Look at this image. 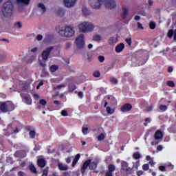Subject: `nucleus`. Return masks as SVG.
<instances>
[{
  "label": "nucleus",
  "mask_w": 176,
  "mask_h": 176,
  "mask_svg": "<svg viewBox=\"0 0 176 176\" xmlns=\"http://www.w3.org/2000/svg\"><path fill=\"white\" fill-rule=\"evenodd\" d=\"M89 5L93 9H101L102 5L108 9H115L116 1L115 0H89Z\"/></svg>",
  "instance_id": "1"
},
{
  "label": "nucleus",
  "mask_w": 176,
  "mask_h": 176,
  "mask_svg": "<svg viewBox=\"0 0 176 176\" xmlns=\"http://www.w3.org/2000/svg\"><path fill=\"white\" fill-rule=\"evenodd\" d=\"M77 28L81 34H89V32H93L96 28V25L93 22L83 21L78 23Z\"/></svg>",
  "instance_id": "2"
},
{
  "label": "nucleus",
  "mask_w": 176,
  "mask_h": 176,
  "mask_svg": "<svg viewBox=\"0 0 176 176\" xmlns=\"http://www.w3.org/2000/svg\"><path fill=\"white\" fill-rule=\"evenodd\" d=\"M59 34L65 38H72L75 35V28L71 26L61 28L59 30Z\"/></svg>",
  "instance_id": "3"
},
{
  "label": "nucleus",
  "mask_w": 176,
  "mask_h": 176,
  "mask_svg": "<svg viewBox=\"0 0 176 176\" xmlns=\"http://www.w3.org/2000/svg\"><path fill=\"white\" fill-rule=\"evenodd\" d=\"M2 12L4 17H12L13 14V4H12V2H6L3 6Z\"/></svg>",
  "instance_id": "4"
},
{
  "label": "nucleus",
  "mask_w": 176,
  "mask_h": 176,
  "mask_svg": "<svg viewBox=\"0 0 176 176\" xmlns=\"http://www.w3.org/2000/svg\"><path fill=\"white\" fill-rule=\"evenodd\" d=\"M97 164H98V160H87L83 164L82 170L85 171L87 167H89L90 170H96L97 168Z\"/></svg>",
  "instance_id": "5"
},
{
  "label": "nucleus",
  "mask_w": 176,
  "mask_h": 176,
  "mask_svg": "<svg viewBox=\"0 0 176 176\" xmlns=\"http://www.w3.org/2000/svg\"><path fill=\"white\" fill-rule=\"evenodd\" d=\"M14 104L12 102H0V111L1 112H8V111H13Z\"/></svg>",
  "instance_id": "6"
},
{
  "label": "nucleus",
  "mask_w": 176,
  "mask_h": 176,
  "mask_svg": "<svg viewBox=\"0 0 176 176\" xmlns=\"http://www.w3.org/2000/svg\"><path fill=\"white\" fill-rule=\"evenodd\" d=\"M75 43L79 49L85 47V34H81L76 38Z\"/></svg>",
  "instance_id": "7"
},
{
  "label": "nucleus",
  "mask_w": 176,
  "mask_h": 176,
  "mask_svg": "<svg viewBox=\"0 0 176 176\" xmlns=\"http://www.w3.org/2000/svg\"><path fill=\"white\" fill-rule=\"evenodd\" d=\"M36 9L41 14H45L47 10V6L45 1H40L36 4Z\"/></svg>",
  "instance_id": "8"
},
{
  "label": "nucleus",
  "mask_w": 176,
  "mask_h": 176,
  "mask_svg": "<svg viewBox=\"0 0 176 176\" xmlns=\"http://www.w3.org/2000/svg\"><path fill=\"white\" fill-rule=\"evenodd\" d=\"M53 50V47H50L46 49H45L41 52V57L44 61H47L49 60V56H50V53H52V51Z\"/></svg>",
  "instance_id": "9"
},
{
  "label": "nucleus",
  "mask_w": 176,
  "mask_h": 176,
  "mask_svg": "<svg viewBox=\"0 0 176 176\" xmlns=\"http://www.w3.org/2000/svg\"><path fill=\"white\" fill-rule=\"evenodd\" d=\"M52 12L56 13L57 16L63 17L65 14V11L63 8H56V7L51 8Z\"/></svg>",
  "instance_id": "10"
},
{
  "label": "nucleus",
  "mask_w": 176,
  "mask_h": 176,
  "mask_svg": "<svg viewBox=\"0 0 176 176\" xmlns=\"http://www.w3.org/2000/svg\"><path fill=\"white\" fill-rule=\"evenodd\" d=\"M21 96L23 100V102L28 105H31V104H32V99H31V96H30L28 94H21Z\"/></svg>",
  "instance_id": "11"
},
{
  "label": "nucleus",
  "mask_w": 176,
  "mask_h": 176,
  "mask_svg": "<svg viewBox=\"0 0 176 176\" xmlns=\"http://www.w3.org/2000/svg\"><path fill=\"white\" fill-rule=\"evenodd\" d=\"M63 3L66 8H74L76 3V0H63Z\"/></svg>",
  "instance_id": "12"
},
{
  "label": "nucleus",
  "mask_w": 176,
  "mask_h": 176,
  "mask_svg": "<svg viewBox=\"0 0 176 176\" xmlns=\"http://www.w3.org/2000/svg\"><path fill=\"white\" fill-rule=\"evenodd\" d=\"M132 108L133 106L131 104L126 103L121 107V112H129L131 111Z\"/></svg>",
  "instance_id": "13"
},
{
  "label": "nucleus",
  "mask_w": 176,
  "mask_h": 176,
  "mask_svg": "<svg viewBox=\"0 0 176 176\" xmlns=\"http://www.w3.org/2000/svg\"><path fill=\"white\" fill-rule=\"evenodd\" d=\"M58 168L62 171H67V170H68V165L63 163H58Z\"/></svg>",
  "instance_id": "14"
},
{
  "label": "nucleus",
  "mask_w": 176,
  "mask_h": 176,
  "mask_svg": "<svg viewBox=\"0 0 176 176\" xmlns=\"http://www.w3.org/2000/svg\"><path fill=\"white\" fill-rule=\"evenodd\" d=\"M123 49H124V44L121 43L116 47V53H120L123 51Z\"/></svg>",
  "instance_id": "15"
},
{
  "label": "nucleus",
  "mask_w": 176,
  "mask_h": 176,
  "mask_svg": "<svg viewBox=\"0 0 176 176\" xmlns=\"http://www.w3.org/2000/svg\"><path fill=\"white\" fill-rule=\"evenodd\" d=\"M129 16V8L126 6H122V17L123 19H126Z\"/></svg>",
  "instance_id": "16"
},
{
  "label": "nucleus",
  "mask_w": 176,
  "mask_h": 176,
  "mask_svg": "<svg viewBox=\"0 0 176 176\" xmlns=\"http://www.w3.org/2000/svg\"><path fill=\"white\" fill-rule=\"evenodd\" d=\"M31 0H16L18 5H25V6H28Z\"/></svg>",
  "instance_id": "17"
},
{
  "label": "nucleus",
  "mask_w": 176,
  "mask_h": 176,
  "mask_svg": "<svg viewBox=\"0 0 176 176\" xmlns=\"http://www.w3.org/2000/svg\"><path fill=\"white\" fill-rule=\"evenodd\" d=\"M155 140H162L163 138V133H162V131H157L154 135Z\"/></svg>",
  "instance_id": "18"
},
{
  "label": "nucleus",
  "mask_w": 176,
  "mask_h": 176,
  "mask_svg": "<svg viewBox=\"0 0 176 176\" xmlns=\"http://www.w3.org/2000/svg\"><path fill=\"white\" fill-rule=\"evenodd\" d=\"M121 166L122 170L125 171H129L130 170V168H129V164L126 162H122L121 163Z\"/></svg>",
  "instance_id": "19"
},
{
  "label": "nucleus",
  "mask_w": 176,
  "mask_h": 176,
  "mask_svg": "<svg viewBox=\"0 0 176 176\" xmlns=\"http://www.w3.org/2000/svg\"><path fill=\"white\" fill-rule=\"evenodd\" d=\"M173 35H174V40L176 41V30L175 31L173 30H170L168 32V38H173Z\"/></svg>",
  "instance_id": "20"
},
{
  "label": "nucleus",
  "mask_w": 176,
  "mask_h": 176,
  "mask_svg": "<svg viewBox=\"0 0 176 176\" xmlns=\"http://www.w3.org/2000/svg\"><path fill=\"white\" fill-rule=\"evenodd\" d=\"M79 159H80V154H77L72 162V167H75V166H76V163H78V160H79Z\"/></svg>",
  "instance_id": "21"
},
{
  "label": "nucleus",
  "mask_w": 176,
  "mask_h": 176,
  "mask_svg": "<svg viewBox=\"0 0 176 176\" xmlns=\"http://www.w3.org/2000/svg\"><path fill=\"white\" fill-rule=\"evenodd\" d=\"M37 163L39 167H43L46 164V162L43 159L38 160Z\"/></svg>",
  "instance_id": "22"
},
{
  "label": "nucleus",
  "mask_w": 176,
  "mask_h": 176,
  "mask_svg": "<svg viewBox=\"0 0 176 176\" xmlns=\"http://www.w3.org/2000/svg\"><path fill=\"white\" fill-rule=\"evenodd\" d=\"M29 170H30L31 173H34V174H36V168L34 166V164H31L29 165Z\"/></svg>",
  "instance_id": "23"
},
{
  "label": "nucleus",
  "mask_w": 176,
  "mask_h": 176,
  "mask_svg": "<svg viewBox=\"0 0 176 176\" xmlns=\"http://www.w3.org/2000/svg\"><path fill=\"white\" fill-rule=\"evenodd\" d=\"M106 111L109 115H112L113 113H115V109L110 108L109 107H106Z\"/></svg>",
  "instance_id": "24"
},
{
  "label": "nucleus",
  "mask_w": 176,
  "mask_h": 176,
  "mask_svg": "<svg viewBox=\"0 0 176 176\" xmlns=\"http://www.w3.org/2000/svg\"><path fill=\"white\" fill-rule=\"evenodd\" d=\"M82 12L84 16H90V11L87 8H83Z\"/></svg>",
  "instance_id": "25"
},
{
  "label": "nucleus",
  "mask_w": 176,
  "mask_h": 176,
  "mask_svg": "<svg viewBox=\"0 0 176 176\" xmlns=\"http://www.w3.org/2000/svg\"><path fill=\"white\" fill-rule=\"evenodd\" d=\"M82 133L84 134V135H86L87 133H89V128L87 126H82Z\"/></svg>",
  "instance_id": "26"
},
{
  "label": "nucleus",
  "mask_w": 176,
  "mask_h": 176,
  "mask_svg": "<svg viewBox=\"0 0 176 176\" xmlns=\"http://www.w3.org/2000/svg\"><path fill=\"white\" fill-rule=\"evenodd\" d=\"M116 169V167L115 166V165L110 164V165H109L108 172L112 173V172L115 171Z\"/></svg>",
  "instance_id": "27"
},
{
  "label": "nucleus",
  "mask_w": 176,
  "mask_h": 176,
  "mask_svg": "<svg viewBox=\"0 0 176 176\" xmlns=\"http://www.w3.org/2000/svg\"><path fill=\"white\" fill-rule=\"evenodd\" d=\"M97 139L98 141H102V140L105 139V133H101L98 137Z\"/></svg>",
  "instance_id": "28"
},
{
  "label": "nucleus",
  "mask_w": 176,
  "mask_h": 176,
  "mask_svg": "<svg viewBox=\"0 0 176 176\" xmlns=\"http://www.w3.org/2000/svg\"><path fill=\"white\" fill-rule=\"evenodd\" d=\"M160 109L162 112H164L165 111H167V106L164 105V104H161V105H160Z\"/></svg>",
  "instance_id": "29"
},
{
  "label": "nucleus",
  "mask_w": 176,
  "mask_h": 176,
  "mask_svg": "<svg viewBox=\"0 0 176 176\" xmlns=\"http://www.w3.org/2000/svg\"><path fill=\"white\" fill-rule=\"evenodd\" d=\"M57 69H58V67H57L56 65H52L50 67L51 72H56Z\"/></svg>",
  "instance_id": "30"
},
{
  "label": "nucleus",
  "mask_w": 176,
  "mask_h": 176,
  "mask_svg": "<svg viewBox=\"0 0 176 176\" xmlns=\"http://www.w3.org/2000/svg\"><path fill=\"white\" fill-rule=\"evenodd\" d=\"M94 40L98 42L100 41H102V36H101V35H96L94 36Z\"/></svg>",
  "instance_id": "31"
},
{
  "label": "nucleus",
  "mask_w": 176,
  "mask_h": 176,
  "mask_svg": "<svg viewBox=\"0 0 176 176\" xmlns=\"http://www.w3.org/2000/svg\"><path fill=\"white\" fill-rule=\"evenodd\" d=\"M110 82H111V83H112L113 85H118V79H116V78H110Z\"/></svg>",
  "instance_id": "32"
},
{
  "label": "nucleus",
  "mask_w": 176,
  "mask_h": 176,
  "mask_svg": "<svg viewBox=\"0 0 176 176\" xmlns=\"http://www.w3.org/2000/svg\"><path fill=\"white\" fill-rule=\"evenodd\" d=\"M29 134H30V138H35V135H36V133H35V131H30Z\"/></svg>",
  "instance_id": "33"
},
{
  "label": "nucleus",
  "mask_w": 176,
  "mask_h": 176,
  "mask_svg": "<svg viewBox=\"0 0 176 176\" xmlns=\"http://www.w3.org/2000/svg\"><path fill=\"white\" fill-rule=\"evenodd\" d=\"M166 85L169 86V87H175V84L173 81H167Z\"/></svg>",
  "instance_id": "34"
},
{
  "label": "nucleus",
  "mask_w": 176,
  "mask_h": 176,
  "mask_svg": "<svg viewBox=\"0 0 176 176\" xmlns=\"http://www.w3.org/2000/svg\"><path fill=\"white\" fill-rule=\"evenodd\" d=\"M109 43H110V45H113L114 43H116V41L115 40V38L111 37L109 38Z\"/></svg>",
  "instance_id": "35"
},
{
  "label": "nucleus",
  "mask_w": 176,
  "mask_h": 176,
  "mask_svg": "<svg viewBox=\"0 0 176 176\" xmlns=\"http://www.w3.org/2000/svg\"><path fill=\"white\" fill-rule=\"evenodd\" d=\"M46 61L47 60L43 59V60H39L38 64L41 67H45V65H46Z\"/></svg>",
  "instance_id": "36"
},
{
  "label": "nucleus",
  "mask_w": 176,
  "mask_h": 176,
  "mask_svg": "<svg viewBox=\"0 0 176 176\" xmlns=\"http://www.w3.org/2000/svg\"><path fill=\"white\" fill-rule=\"evenodd\" d=\"M142 168L144 171H148V170H149V165L148 164H145L142 166Z\"/></svg>",
  "instance_id": "37"
},
{
  "label": "nucleus",
  "mask_w": 176,
  "mask_h": 176,
  "mask_svg": "<svg viewBox=\"0 0 176 176\" xmlns=\"http://www.w3.org/2000/svg\"><path fill=\"white\" fill-rule=\"evenodd\" d=\"M14 27L16 28L20 29V28H21V27H23V25H21V23L20 22H16L14 23Z\"/></svg>",
  "instance_id": "38"
},
{
  "label": "nucleus",
  "mask_w": 176,
  "mask_h": 176,
  "mask_svg": "<svg viewBox=\"0 0 176 176\" xmlns=\"http://www.w3.org/2000/svg\"><path fill=\"white\" fill-rule=\"evenodd\" d=\"M39 104L40 105H46V104H47V102H46V100H45V99H41L39 100Z\"/></svg>",
  "instance_id": "39"
},
{
  "label": "nucleus",
  "mask_w": 176,
  "mask_h": 176,
  "mask_svg": "<svg viewBox=\"0 0 176 176\" xmlns=\"http://www.w3.org/2000/svg\"><path fill=\"white\" fill-rule=\"evenodd\" d=\"M150 28L151 30H155V28H156V23H155V22H151L150 23Z\"/></svg>",
  "instance_id": "40"
},
{
  "label": "nucleus",
  "mask_w": 176,
  "mask_h": 176,
  "mask_svg": "<svg viewBox=\"0 0 176 176\" xmlns=\"http://www.w3.org/2000/svg\"><path fill=\"white\" fill-rule=\"evenodd\" d=\"M133 159H140V157H141V155H140V153H135L134 154H133Z\"/></svg>",
  "instance_id": "41"
},
{
  "label": "nucleus",
  "mask_w": 176,
  "mask_h": 176,
  "mask_svg": "<svg viewBox=\"0 0 176 176\" xmlns=\"http://www.w3.org/2000/svg\"><path fill=\"white\" fill-rule=\"evenodd\" d=\"M63 87H65V85H58L56 87H54L55 90H61V88Z\"/></svg>",
  "instance_id": "42"
},
{
  "label": "nucleus",
  "mask_w": 176,
  "mask_h": 176,
  "mask_svg": "<svg viewBox=\"0 0 176 176\" xmlns=\"http://www.w3.org/2000/svg\"><path fill=\"white\" fill-rule=\"evenodd\" d=\"M152 109H153V105H148L147 106L146 111L147 112H151V111H152Z\"/></svg>",
  "instance_id": "43"
},
{
  "label": "nucleus",
  "mask_w": 176,
  "mask_h": 176,
  "mask_svg": "<svg viewBox=\"0 0 176 176\" xmlns=\"http://www.w3.org/2000/svg\"><path fill=\"white\" fill-rule=\"evenodd\" d=\"M140 166V161L136 162L134 164H133V168H136V170L138 169V167Z\"/></svg>",
  "instance_id": "44"
},
{
  "label": "nucleus",
  "mask_w": 176,
  "mask_h": 176,
  "mask_svg": "<svg viewBox=\"0 0 176 176\" xmlns=\"http://www.w3.org/2000/svg\"><path fill=\"white\" fill-rule=\"evenodd\" d=\"M60 114L62 115V116H68V112H67V111L65 110H63Z\"/></svg>",
  "instance_id": "45"
},
{
  "label": "nucleus",
  "mask_w": 176,
  "mask_h": 176,
  "mask_svg": "<svg viewBox=\"0 0 176 176\" xmlns=\"http://www.w3.org/2000/svg\"><path fill=\"white\" fill-rule=\"evenodd\" d=\"M94 76H95V78H100V72L98 71L94 72Z\"/></svg>",
  "instance_id": "46"
},
{
  "label": "nucleus",
  "mask_w": 176,
  "mask_h": 176,
  "mask_svg": "<svg viewBox=\"0 0 176 176\" xmlns=\"http://www.w3.org/2000/svg\"><path fill=\"white\" fill-rule=\"evenodd\" d=\"M98 60L100 63H104V61L105 60V58L102 56H98Z\"/></svg>",
  "instance_id": "47"
},
{
  "label": "nucleus",
  "mask_w": 176,
  "mask_h": 176,
  "mask_svg": "<svg viewBox=\"0 0 176 176\" xmlns=\"http://www.w3.org/2000/svg\"><path fill=\"white\" fill-rule=\"evenodd\" d=\"M125 41L127 44H129V46H131V38H126Z\"/></svg>",
  "instance_id": "48"
},
{
  "label": "nucleus",
  "mask_w": 176,
  "mask_h": 176,
  "mask_svg": "<svg viewBox=\"0 0 176 176\" xmlns=\"http://www.w3.org/2000/svg\"><path fill=\"white\" fill-rule=\"evenodd\" d=\"M159 169H160V171L164 172V171H166V166H160Z\"/></svg>",
  "instance_id": "49"
},
{
  "label": "nucleus",
  "mask_w": 176,
  "mask_h": 176,
  "mask_svg": "<svg viewBox=\"0 0 176 176\" xmlns=\"http://www.w3.org/2000/svg\"><path fill=\"white\" fill-rule=\"evenodd\" d=\"M152 120H151V118H148L146 119V122L144 123L145 126H148V123H151Z\"/></svg>",
  "instance_id": "50"
},
{
  "label": "nucleus",
  "mask_w": 176,
  "mask_h": 176,
  "mask_svg": "<svg viewBox=\"0 0 176 176\" xmlns=\"http://www.w3.org/2000/svg\"><path fill=\"white\" fill-rule=\"evenodd\" d=\"M138 28H139V30H144V27L142 26V24H141V23L140 22L138 23Z\"/></svg>",
  "instance_id": "51"
},
{
  "label": "nucleus",
  "mask_w": 176,
  "mask_h": 176,
  "mask_svg": "<svg viewBox=\"0 0 176 176\" xmlns=\"http://www.w3.org/2000/svg\"><path fill=\"white\" fill-rule=\"evenodd\" d=\"M49 170V168H45L43 170V175H45V176H47V170Z\"/></svg>",
  "instance_id": "52"
},
{
  "label": "nucleus",
  "mask_w": 176,
  "mask_h": 176,
  "mask_svg": "<svg viewBox=\"0 0 176 176\" xmlns=\"http://www.w3.org/2000/svg\"><path fill=\"white\" fill-rule=\"evenodd\" d=\"M30 87V84L28 83H25L23 85V89H25V90H27V89H28Z\"/></svg>",
  "instance_id": "53"
},
{
  "label": "nucleus",
  "mask_w": 176,
  "mask_h": 176,
  "mask_svg": "<svg viewBox=\"0 0 176 176\" xmlns=\"http://www.w3.org/2000/svg\"><path fill=\"white\" fill-rule=\"evenodd\" d=\"M18 175H19V176H26L25 173H24V172H23V171H19V172L18 173Z\"/></svg>",
  "instance_id": "54"
},
{
  "label": "nucleus",
  "mask_w": 176,
  "mask_h": 176,
  "mask_svg": "<svg viewBox=\"0 0 176 176\" xmlns=\"http://www.w3.org/2000/svg\"><path fill=\"white\" fill-rule=\"evenodd\" d=\"M33 97L35 98V100H39V98H41V96H39L37 94H34Z\"/></svg>",
  "instance_id": "55"
},
{
  "label": "nucleus",
  "mask_w": 176,
  "mask_h": 176,
  "mask_svg": "<svg viewBox=\"0 0 176 176\" xmlns=\"http://www.w3.org/2000/svg\"><path fill=\"white\" fill-rule=\"evenodd\" d=\"M38 52V47H34L31 50L32 53H36Z\"/></svg>",
  "instance_id": "56"
},
{
  "label": "nucleus",
  "mask_w": 176,
  "mask_h": 176,
  "mask_svg": "<svg viewBox=\"0 0 176 176\" xmlns=\"http://www.w3.org/2000/svg\"><path fill=\"white\" fill-rule=\"evenodd\" d=\"M43 38V36L41 34L38 35L36 38L37 41H41Z\"/></svg>",
  "instance_id": "57"
},
{
  "label": "nucleus",
  "mask_w": 176,
  "mask_h": 176,
  "mask_svg": "<svg viewBox=\"0 0 176 176\" xmlns=\"http://www.w3.org/2000/svg\"><path fill=\"white\" fill-rule=\"evenodd\" d=\"M78 96L79 98H83V92L80 91V92L78 94Z\"/></svg>",
  "instance_id": "58"
},
{
  "label": "nucleus",
  "mask_w": 176,
  "mask_h": 176,
  "mask_svg": "<svg viewBox=\"0 0 176 176\" xmlns=\"http://www.w3.org/2000/svg\"><path fill=\"white\" fill-rule=\"evenodd\" d=\"M157 151H163V146L162 145H159L157 147Z\"/></svg>",
  "instance_id": "59"
},
{
  "label": "nucleus",
  "mask_w": 176,
  "mask_h": 176,
  "mask_svg": "<svg viewBox=\"0 0 176 176\" xmlns=\"http://www.w3.org/2000/svg\"><path fill=\"white\" fill-rule=\"evenodd\" d=\"M105 176H113V174L111 172H106Z\"/></svg>",
  "instance_id": "60"
},
{
  "label": "nucleus",
  "mask_w": 176,
  "mask_h": 176,
  "mask_svg": "<svg viewBox=\"0 0 176 176\" xmlns=\"http://www.w3.org/2000/svg\"><path fill=\"white\" fill-rule=\"evenodd\" d=\"M84 58L85 60H90V58H89V54L87 53L84 55Z\"/></svg>",
  "instance_id": "61"
},
{
  "label": "nucleus",
  "mask_w": 176,
  "mask_h": 176,
  "mask_svg": "<svg viewBox=\"0 0 176 176\" xmlns=\"http://www.w3.org/2000/svg\"><path fill=\"white\" fill-rule=\"evenodd\" d=\"M54 104H55L56 105H60V104H61V102L58 100H54Z\"/></svg>",
  "instance_id": "62"
},
{
  "label": "nucleus",
  "mask_w": 176,
  "mask_h": 176,
  "mask_svg": "<svg viewBox=\"0 0 176 176\" xmlns=\"http://www.w3.org/2000/svg\"><path fill=\"white\" fill-rule=\"evenodd\" d=\"M173 67L170 66L168 68V72L169 73H171L173 72Z\"/></svg>",
  "instance_id": "63"
},
{
  "label": "nucleus",
  "mask_w": 176,
  "mask_h": 176,
  "mask_svg": "<svg viewBox=\"0 0 176 176\" xmlns=\"http://www.w3.org/2000/svg\"><path fill=\"white\" fill-rule=\"evenodd\" d=\"M66 163H71V157H67L65 159Z\"/></svg>",
  "instance_id": "64"
}]
</instances>
